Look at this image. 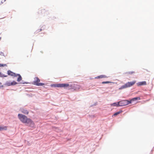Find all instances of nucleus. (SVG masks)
Segmentation results:
<instances>
[{
    "label": "nucleus",
    "instance_id": "nucleus-9",
    "mask_svg": "<svg viewBox=\"0 0 154 154\" xmlns=\"http://www.w3.org/2000/svg\"><path fill=\"white\" fill-rule=\"evenodd\" d=\"M111 106H116L117 107L119 106V101L117 102V103H112L111 104Z\"/></svg>",
    "mask_w": 154,
    "mask_h": 154
},
{
    "label": "nucleus",
    "instance_id": "nucleus-19",
    "mask_svg": "<svg viewBox=\"0 0 154 154\" xmlns=\"http://www.w3.org/2000/svg\"><path fill=\"white\" fill-rule=\"evenodd\" d=\"M110 82L109 81L103 82H102V84H108L110 83Z\"/></svg>",
    "mask_w": 154,
    "mask_h": 154
},
{
    "label": "nucleus",
    "instance_id": "nucleus-16",
    "mask_svg": "<svg viewBox=\"0 0 154 154\" xmlns=\"http://www.w3.org/2000/svg\"><path fill=\"white\" fill-rule=\"evenodd\" d=\"M122 112V111H119L115 113L114 114V116H117V115H118L120 113H121Z\"/></svg>",
    "mask_w": 154,
    "mask_h": 154
},
{
    "label": "nucleus",
    "instance_id": "nucleus-15",
    "mask_svg": "<svg viewBox=\"0 0 154 154\" xmlns=\"http://www.w3.org/2000/svg\"><path fill=\"white\" fill-rule=\"evenodd\" d=\"M52 86L54 87L59 88V84H52L51 85Z\"/></svg>",
    "mask_w": 154,
    "mask_h": 154
},
{
    "label": "nucleus",
    "instance_id": "nucleus-13",
    "mask_svg": "<svg viewBox=\"0 0 154 154\" xmlns=\"http://www.w3.org/2000/svg\"><path fill=\"white\" fill-rule=\"evenodd\" d=\"M11 82L10 81H7L5 84V85H6L8 86H11Z\"/></svg>",
    "mask_w": 154,
    "mask_h": 154
},
{
    "label": "nucleus",
    "instance_id": "nucleus-18",
    "mask_svg": "<svg viewBox=\"0 0 154 154\" xmlns=\"http://www.w3.org/2000/svg\"><path fill=\"white\" fill-rule=\"evenodd\" d=\"M7 65L6 64H2L0 63V67L1 66H6Z\"/></svg>",
    "mask_w": 154,
    "mask_h": 154
},
{
    "label": "nucleus",
    "instance_id": "nucleus-22",
    "mask_svg": "<svg viewBox=\"0 0 154 154\" xmlns=\"http://www.w3.org/2000/svg\"><path fill=\"white\" fill-rule=\"evenodd\" d=\"M132 73H133V72H129V74H132Z\"/></svg>",
    "mask_w": 154,
    "mask_h": 154
},
{
    "label": "nucleus",
    "instance_id": "nucleus-14",
    "mask_svg": "<svg viewBox=\"0 0 154 154\" xmlns=\"http://www.w3.org/2000/svg\"><path fill=\"white\" fill-rule=\"evenodd\" d=\"M17 84V83L16 82H15L14 81H13V82H11V85H15Z\"/></svg>",
    "mask_w": 154,
    "mask_h": 154
},
{
    "label": "nucleus",
    "instance_id": "nucleus-8",
    "mask_svg": "<svg viewBox=\"0 0 154 154\" xmlns=\"http://www.w3.org/2000/svg\"><path fill=\"white\" fill-rule=\"evenodd\" d=\"M69 86V84H59V87L65 88Z\"/></svg>",
    "mask_w": 154,
    "mask_h": 154
},
{
    "label": "nucleus",
    "instance_id": "nucleus-3",
    "mask_svg": "<svg viewBox=\"0 0 154 154\" xmlns=\"http://www.w3.org/2000/svg\"><path fill=\"white\" fill-rule=\"evenodd\" d=\"M8 75H10L14 77L18 76L17 79V81L18 82H20L22 80V78L21 75L19 74H17L13 72L10 70H8Z\"/></svg>",
    "mask_w": 154,
    "mask_h": 154
},
{
    "label": "nucleus",
    "instance_id": "nucleus-23",
    "mask_svg": "<svg viewBox=\"0 0 154 154\" xmlns=\"http://www.w3.org/2000/svg\"><path fill=\"white\" fill-rule=\"evenodd\" d=\"M1 3H3V2H2V1H1Z\"/></svg>",
    "mask_w": 154,
    "mask_h": 154
},
{
    "label": "nucleus",
    "instance_id": "nucleus-10",
    "mask_svg": "<svg viewBox=\"0 0 154 154\" xmlns=\"http://www.w3.org/2000/svg\"><path fill=\"white\" fill-rule=\"evenodd\" d=\"M106 76L104 75H101L98 76H97L95 78L96 79H101L102 78H106Z\"/></svg>",
    "mask_w": 154,
    "mask_h": 154
},
{
    "label": "nucleus",
    "instance_id": "nucleus-11",
    "mask_svg": "<svg viewBox=\"0 0 154 154\" xmlns=\"http://www.w3.org/2000/svg\"><path fill=\"white\" fill-rule=\"evenodd\" d=\"M140 98L139 97H134V98L132 99L131 100H130V101H131V103L132 102L136 100H140Z\"/></svg>",
    "mask_w": 154,
    "mask_h": 154
},
{
    "label": "nucleus",
    "instance_id": "nucleus-5",
    "mask_svg": "<svg viewBox=\"0 0 154 154\" xmlns=\"http://www.w3.org/2000/svg\"><path fill=\"white\" fill-rule=\"evenodd\" d=\"M35 79L36 80L34 81V85L38 86H42L44 85L43 83H38L40 81V80L38 77H35Z\"/></svg>",
    "mask_w": 154,
    "mask_h": 154
},
{
    "label": "nucleus",
    "instance_id": "nucleus-2",
    "mask_svg": "<svg viewBox=\"0 0 154 154\" xmlns=\"http://www.w3.org/2000/svg\"><path fill=\"white\" fill-rule=\"evenodd\" d=\"M136 82L135 81L128 82L125 85H122L119 88V90H122L128 87H130L133 85Z\"/></svg>",
    "mask_w": 154,
    "mask_h": 154
},
{
    "label": "nucleus",
    "instance_id": "nucleus-17",
    "mask_svg": "<svg viewBox=\"0 0 154 154\" xmlns=\"http://www.w3.org/2000/svg\"><path fill=\"white\" fill-rule=\"evenodd\" d=\"M7 75H4L2 74L1 72H0V77H6Z\"/></svg>",
    "mask_w": 154,
    "mask_h": 154
},
{
    "label": "nucleus",
    "instance_id": "nucleus-7",
    "mask_svg": "<svg viewBox=\"0 0 154 154\" xmlns=\"http://www.w3.org/2000/svg\"><path fill=\"white\" fill-rule=\"evenodd\" d=\"M137 85L138 86L146 85V81H143L138 82V83H137Z\"/></svg>",
    "mask_w": 154,
    "mask_h": 154
},
{
    "label": "nucleus",
    "instance_id": "nucleus-21",
    "mask_svg": "<svg viewBox=\"0 0 154 154\" xmlns=\"http://www.w3.org/2000/svg\"><path fill=\"white\" fill-rule=\"evenodd\" d=\"M0 55H2V56H5L3 52H0Z\"/></svg>",
    "mask_w": 154,
    "mask_h": 154
},
{
    "label": "nucleus",
    "instance_id": "nucleus-4",
    "mask_svg": "<svg viewBox=\"0 0 154 154\" xmlns=\"http://www.w3.org/2000/svg\"><path fill=\"white\" fill-rule=\"evenodd\" d=\"M119 106H122L131 103V101L125 100L119 101Z\"/></svg>",
    "mask_w": 154,
    "mask_h": 154
},
{
    "label": "nucleus",
    "instance_id": "nucleus-6",
    "mask_svg": "<svg viewBox=\"0 0 154 154\" xmlns=\"http://www.w3.org/2000/svg\"><path fill=\"white\" fill-rule=\"evenodd\" d=\"M20 110L21 112L25 114H28L29 113L28 110L24 108H21Z\"/></svg>",
    "mask_w": 154,
    "mask_h": 154
},
{
    "label": "nucleus",
    "instance_id": "nucleus-20",
    "mask_svg": "<svg viewBox=\"0 0 154 154\" xmlns=\"http://www.w3.org/2000/svg\"><path fill=\"white\" fill-rule=\"evenodd\" d=\"M27 83L26 82H23V81H22V82H20V84H26Z\"/></svg>",
    "mask_w": 154,
    "mask_h": 154
},
{
    "label": "nucleus",
    "instance_id": "nucleus-12",
    "mask_svg": "<svg viewBox=\"0 0 154 154\" xmlns=\"http://www.w3.org/2000/svg\"><path fill=\"white\" fill-rule=\"evenodd\" d=\"M7 128L5 126H0V131H2L3 130H6Z\"/></svg>",
    "mask_w": 154,
    "mask_h": 154
},
{
    "label": "nucleus",
    "instance_id": "nucleus-1",
    "mask_svg": "<svg viewBox=\"0 0 154 154\" xmlns=\"http://www.w3.org/2000/svg\"><path fill=\"white\" fill-rule=\"evenodd\" d=\"M18 118L23 123H25L28 125L32 127L34 126L33 122L29 119H28L25 116L22 114H19Z\"/></svg>",
    "mask_w": 154,
    "mask_h": 154
}]
</instances>
